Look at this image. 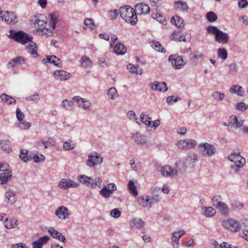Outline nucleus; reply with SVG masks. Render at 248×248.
Returning <instances> with one entry per match:
<instances>
[{"label": "nucleus", "instance_id": "nucleus-1", "mask_svg": "<svg viewBox=\"0 0 248 248\" xmlns=\"http://www.w3.org/2000/svg\"><path fill=\"white\" fill-rule=\"evenodd\" d=\"M57 22L58 18L55 13L51 14L49 24L44 19H36L34 23L36 28L34 31L41 36H51L53 33V30L54 29Z\"/></svg>", "mask_w": 248, "mask_h": 248}, {"label": "nucleus", "instance_id": "nucleus-2", "mask_svg": "<svg viewBox=\"0 0 248 248\" xmlns=\"http://www.w3.org/2000/svg\"><path fill=\"white\" fill-rule=\"evenodd\" d=\"M176 168H173L169 165H165L161 167L160 172L164 177H174L177 176L178 171H183L187 167L186 162L181 161L175 163Z\"/></svg>", "mask_w": 248, "mask_h": 248}, {"label": "nucleus", "instance_id": "nucleus-3", "mask_svg": "<svg viewBox=\"0 0 248 248\" xmlns=\"http://www.w3.org/2000/svg\"><path fill=\"white\" fill-rule=\"evenodd\" d=\"M121 17L131 25L135 24L138 20L135 10L131 6L125 5L120 8Z\"/></svg>", "mask_w": 248, "mask_h": 248}, {"label": "nucleus", "instance_id": "nucleus-4", "mask_svg": "<svg viewBox=\"0 0 248 248\" xmlns=\"http://www.w3.org/2000/svg\"><path fill=\"white\" fill-rule=\"evenodd\" d=\"M78 180L81 183L86 185L91 188H94L96 186L100 188L102 179L99 177L93 179V178L85 175H80L78 177Z\"/></svg>", "mask_w": 248, "mask_h": 248}, {"label": "nucleus", "instance_id": "nucleus-5", "mask_svg": "<svg viewBox=\"0 0 248 248\" xmlns=\"http://www.w3.org/2000/svg\"><path fill=\"white\" fill-rule=\"evenodd\" d=\"M228 159L233 163L232 168L235 172H237L239 168L243 167L246 163L245 159L239 153H232L228 156Z\"/></svg>", "mask_w": 248, "mask_h": 248}, {"label": "nucleus", "instance_id": "nucleus-6", "mask_svg": "<svg viewBox=\"0 0 248 248\" xmlns=\"http://www.w3.org/2000/svg\"><path fill=\"white\" fill-rule=\"evenodd\" d=\"M12 178L9 166L7 163H0V184H6Z\"/></svg>", "mask_w": 248, "mask_h": 248}, {"label": "nucleus", "instance_id": "nucleus-7", "mask_svg": "<svg viewBox=\"0 0 248 248\" xmlns=\"http://www.w3.org/2000/svg\"><path fill=\"white\" fill-rule=\"evenodd\" d=\"M198 150L203 156L209 157L213 155L216 153V148L213 145L208 143H201L199 145Z\"/></svg>", "mask_w": 248, "mask_h": 248}, {"label": "nucleus", "instance_id": "nucleus-8", "mask_svg": "<svg viewBox=\"0 0 248 248\" xmlns=\"http://www.w3.org/2000/svg\"><path fill=\"white\" fill-rule=\"evenodd\" d=\"M10 36L15 41L21 43L22 44L28 43L32 39V37L22 31L13 32V31H11Z\"/></svg>", "mask_w": 248, "mask_h": 248}, {"label": "nucleus", "instance_id": "nucleus-9", "mask_svg": "<svg viewBox=\"0 0 248 248\" xmlns=\"http://www.w3.org/2000/svg\"><path fill=\"white\" fill-rule=\"evenodd\" d=\"M222 225L226 230L232 232H237L240 229V223L232 218L223 220L222 222Z\"/></svg>", "mask_w": 248, "mask_h": 248}, {"label": "nucleus", "instance_id": "nucleus-10", "mask_svg": "<svg viewBox=\"0 0 248 248\" xmlns=\"http://www.w3.org/2000/svg\"><path fill=\"white\" fill-rule=\"evenodd\" d=\"M103 162V157L99 155L96 152H93L88 155V159L87 165L90 167H93L96 165L101 164Z\"/></svg>", "mask_w": 248, "mask_h": 248}, {"label": "nucleus", "instance_id": "nucleus-11", "mask_svg": "<svg viewBox=\"0 0 248 248\" xmlns=\"http://www.w3.org/2000/svg\"><path fill=\"white\" fill-rule=\"evenodd\" d=\"M169 60L171 62L173 68L176 69L182 68L186 63L182 56L177 54L170 55L169 58Z\"/></svg>", "mask_w": 248, "mask_h": 248}, {"label": "nucleus", "instance_id": "nucleus-12", "mask_svg": "<svg viewBox=\"0 0 248 248\" xmlns=\"http://www.w3.org/2000/svg\"><path fill=\"white\" fill-rule=\"evenodd\" d=\"M116 189L117 187L114 184H108L106 186H104L100 191V194L105 198H108Z\"/></svg>", "mask_w": 248, "mask_h": 248}, {"label": "nucleus", "instance_id": "nucleus-13", "mask_svg": "<svg viewBox=\"0 0 248 248\" xmlns=\"http://www.w3.org/2000/svg\"><path fill=\"white\" fill-rule=\"evenodd\" d=\"M0 18L2 20H4L6 23L12 25L16 24L18 21L16 14L12 12L6 11L3 16H0Z\"/></svg>", "mask_w": 248, "mask_h": 248}, {"label": "nucleus", "instance_id": "nucleus-14", "mask_svg": "<svg viewBox=\"0 0 248 248\" xmlns=\"http://www.w3.org/2000/svg\"><path fill=\"white\" fill-rule=\"evenodd\" d=\"M79 186L78 183L74 182L69 179L63 178L59 182L58 186L63 189H67L69 187H77Z\"/></svg>", "mask_w": 248, "mask_h": 248}, {"label": "nucleus", "instance_id": "nucleus-15", "mask_svg": "<svg viewBox=\"0 0 248 248\" xmlns=\"http://www.w3.org/2000/svg\"><path fill=\"white\" fill-rule=\"evenodd\" d=\"M177 145L180 149L187 150L194 148L196 145V141L194 140L186 139L180 140Z\"/></svg>", "mask_w": 248, "mask_h": 248}, {"label": "nucleus", "instance_id": "nucleus-16", "mask_svg": "<svg viewBox=\"0 0 248 248\" xmlns=\"http://www.w3.org/2000/svg\"><path fill=\"white\" fill-rule=\"evenodd\" d=\"M136 14L139 15H146L150 13L149 6L144 2L137 4L135 6Z\"/></svg>", "mask_w": 248, "mask_h": 248}, {"label": "nucleus", "instance_id": "nucleus-17", "mask_svg": "<svg viewBox=\"0 0 248 248\" xmlns=\"http://www.w3.org/2000/svg\"><path fill=\"white\" fill-rule=\"evenodd\" d=\"M55 215L59 219L65 220L69 217L70 213L67 207L64 206H60L56 211Z\"/></svg>", "mask_w": 248, "mask_h": 248}, {"label": "nucleus", "instance_id": "nucleus-18", "mask_svg": "<svg viewBox=\"0 0 248 248\" xmlns=\"http://www.w3.org/2000/svg\"><path fill=\"white\" fill-rule=\"evenodd\" d=\"M151 88L154 91L165 92L168 90L167 84L165 82L155 81L151 84Z\"/></svg>", "mask_w": 248, "mask_h": 248}, {"label": "nucleus", "instance_id": "nucleus-19", "mask_svg": "<svg viewBox=\"0 0 248 248\" xmlns=\"http://www.w3.org/2000/svg\"><path fill=\"white\" fill-rule=\"evenodd\" d=\"M53 76L57 80H65L70 78L71 74L63 70H58L54 72Z\"/></svg>", "mask_w": 248, "mask_h": 248}, {"label": "nucleus", "instance_id": "nucleus-20", "mask_svg": "<svg viewBox=\"0 0 248 248\" xmlns=\"http://www.w3.org/2000/svg\"><path fill=\"white\" fill-rule=\"evenodd\" d=\"M50 237L47 235L41 237L37 240L32 242V247L33 248H42L43 246L46 244L50 240Z\"/></svg>", "mask_w": 248, "mask_h": 248}, {"label": "nucleus", "instance_id": "nucleus-21", "mask_svg": "<svg viewBox=\"0 0 248 248\" xmlns=\"http://www.w3.org/2000/svg\"><path fill=\"white\" fill-rule=\"evenodd\" d=\"M186 233L184 230H181L172 233L171 244L173 246H178L181 236Z\"/></svg>", "mask_w": 248, "mask_h": 248}, {"label": "nucleus", "instance_id": "nucleus-22", "mask_svg": "<svg viewBox=\"0 0 248 248\" xmlns=\"http://www.w3.org/2000/svg\"><path fill=\"white\" fill-rule=\"evenodd\" d=\"M229 36L227 33L220 31L215 36V41L222 44H227L229 41Z\"/></svg>", "mask_w": 248, "mask_h": 248}, {"label": "nucleus", "instance_id": "nucleus-23", "mask_svg": "<svg viewBox=\"0 0 248 248\" xmlns=\"http://www.w3.org/2000/svg\"><path fill=\"white\" fill-rule=\"evenodd\" d=\"M4 223L6 228L11 229L18 225V220L15 217L6 218L4 221Z\"/></svg>", "mask_w": 248, "mask_h": 248}, {"label": "nucleus", "instance_id": "nucleus-24", "mask_svg": "<svg viewBox=\"0 0 248 248\" xmlns=\"http://www.w3.org/2000/svg\"><path fill=\"white\" fill-rule=\"evenodd\" d=\"M29 44L26 46V48L28 51L33 56L36 57L38 56L37 53V47L34 42L32 41V40L28 42Z\"/></svg>", "mask_w": 248, "mask_h": 248}, {"label": "nucleus", "instance_id": "nucleus-25", "mask_svg": "<svg viewBox=\"0 0 248 248\" xmlns=\"http://www.w3.org/2000/svg\"><path fill=\"white\" fill-rule=\"evenodd\" d=\"M43 62L44 63L49 62L53 63L55 66L61 67L62 62L61 60L54 55L48 56L46 60L44 59Z\"/></svg>", "mask_w": 248, "mask_h": 248}, {"label": "nucleus", "instance_id": "nucleus-26", "mask_svg": "<svg viewBox=\"0 0 248 248\" xmlns=\"http://www.w3.org/2000/svg\"><path fill=\"white\" fill-rule=\"evenodd\" d=\"M174 7L176 10L186 12L189 7L186 2L183 0H178L174 2Z\"/></svg>", "mask_w": 248, "mask_h": 248}, {"label": "nucleus", "instance_id": "nucleus-27", "mask_svg": "<svg viewBox=\"0 0 248 248\" xmlns=\"http://www.w3.org/2000/svg\"><path fill=\"white\" fill-rule=\"evenodd\" d=\"M229 122L231 127L239 128L243 124L242 121H238L237 117L234 115H231L229 117Z\"/></svg>", "mask_w": 248, "mask_h": 248}, {"label": "nucleus", "instance_id": "nucleus-28", "mask_svg": "<svg viewBox=\"0 0 248 248\" xmlns=\"http://www.w3.org/2000/svg\"><path fill=\"white\" fill-rule=\"evenodd\" d=\"M113 50L116 54L123 55L126 53L127 48L123 44L118 42L114 45Z\"/></svg>", "mask_w": 248, "mask_h": 248}, {"label": "nucleus", "instance_id": "nucleus-29", "mask_svg": "<svg viewBox=\"0 0 248 248\" xmlns=\"http://www.w3.org/2000/svg\"><path fill=\"white\" fill-rule=\"evenodd\" d=\"M132 139L138 144L141 145H147V141L144 136L140 135L139 133L134 134L132 135Z\"/></svg>", "mask_w": 248, "mask_h": 248}, {"label": "nucleus", "instance_id": "nucleus-30", "mask_svg": "<svg viewBox=\"0 0 248 248\" xmlns=\"http://www.w3.org/2000/svg\"><path fill=\"white\" fill-rule=\"evenodd\" d=\"M25 59L22 57H17L11 60L7 64V68L9 69L13 68L17 64H22L24 63Z\"/></svg>", "mask_w": 248, "mask_h": 248}, {"label": "nucleus", "instance_id": "nucleus-31", "mask_svg": "<svg viewBox=\"0 0 248 248\" xmlns=\"http://www.w3.org/2000/svg\"><path fill=\"white\" fill-rule=\"evenodd\" d=\"M130 226L133 228L141 229L144 225V222L141 219L135 218L130 220Z\"/></svg>", "mask_w": 248, "mask_h": 248}, {"label": "nucleus", "instance_id": "nucleus-32", "mask_svg": "<svg viewBox=\"0 0 248 248\" xmlns=\"http://www.w3.org/2000/svg\"><path fill=\"white\" fill-rule=\"evenodd\" d=\"M230 92L232 93L237 94L239 96H243L244 92L242 87L232 85L230 88Z\"/></svg>", "mask_w": 248, "mask_h": 248}, {"label": "nucleus", "instance_id": "nucleus-33", "mask_svg": "<svg viewBox=\"0 0 248 248\" xmlns=\"http://www.w3.org/2000/svg\"><path fill=\"white\" fill-rule=\"evenodd\" d=\"M0 98L3 103L7 105H12L16 103V101L15 98L6 93L1 94L0 95Z\"/></svg>", "mask_w": 248, "mask_h": 248}, {"label": "nucleus", "instance_id": "nucleus-34", "mask_svg": "<svg viewBox=\"0 0 248 248\" xmlns=\"http://www.w3.org/2000/svg\"><path fill=\"white\" fill-rule=\"evenodd\" d=\"M138 202L139 205L143 207H150L148 196H140L138 199Z\"/></svg>", "mask_w": 248, "mask_h": 248}, {"label": "nucleus", "instance_id": "nucleus-35", "mask_svg": "<svg viewBox=\"0 0 248 248\" xmlns=\"http://www.w3.org/2000/svg\"><path fill=\"white\" fill-rule=\"evenodd\" d=\"M203 214L206 217H212L216 214V210L212 207H205L202 208Z\"/></svg>", "mask_w": 248, "mask_h": 248}, {"label": "nucleus", "instance_id": "nucleus-36", "mask_svg": "<svg viewBox=\"0 0 248 248\" xmlns=\"http://www.w3.org/2000/svg\"><path fill=\"white\" fill-rule=\"evenodd\" d=\"M5 202L10 204H13L16 202L15 194L11 190H9L5 193Z\"/></svg>", "mask_w": 248, "mask_h": 248}, {"label": "nucleus", "instance_id": "nucleus-37", "mask_svg": "<svg viewBox=\"0 0 248 248\" xmlns=\"http://www.w3.org/2000/svg\"><path fill=\"white\" fill-rule=\"evenodd\" d=\"M172 39L175 41H186V36L180 31H174L171 35Z\"/></svg>", "mask_w": 248, "mask_h": 248}, {"label": "nucleus", "instance_id": "nucleus-38", "mask_svg": "<svg viewBox=\"0 0 248 248\" xmlns=\"http://www.w3.org/2000/svg\"><path fill=\"white\" fill-rule=\"evenodd\" d=\"M128 188L129 192L133 196L136 197L138 194L137 187L132 180H130L128 183Z\"/></svg>", "mask_w": 248, "mask_h": 248}, {"label": "nucleus", "instance_id": "nucleus-39", "mask_svg": "<svg viewBox=\"0 0 248 248\" xmlns=\"http://www.w3.org/2000/svg\"><path fill=\"white\" fill-rule=\"evenodd\" d=\"M0 145L1 149L5 152L9 153L11 151V147L10 145V142L9 140H1L0 142Z\"/></svg>", "mask_w": 248, "mask_h": 248}, {"label": "nucleus", "instance_id": "nucleus-40", "mask_svg": "<svg viewBox=\"0 0 248 248\" xmlns=\"http://www.w3.org/2000/svg\"><path fill=\"white\" fill-rule=\"evenodd\" d=\"M183 22V19L177 16H173L171 19V22L180 28L184 26Z\"/></svg>", "mask_w": 248, "mask_h": 248}, {"label": "nucleus", "instance_id": "nucleus-41", "mask_svg": "<svg viewBox=\"0 0 248 248\" xmlns=\"http://www.w3.org/2000/svg\"><path fill=\"white\" fill-rule=\"evenodd\" d=\"M140 118L142 123L147 125H151V123H152V122L151 121V118L149 117L148 115L146 114L144 112L140 114Z\"/></svg>", "mask_w": 248, "mask_h": 248}, {"label": "nucleus", "instance_id": "nucleus-42", "mask_svg": "<svg viewBox=\"0 0 248 248\" xmlns=\"http://www.w3.org/2000/svg\"><path fill=\"white\" fill-rule=\"evenodd\" d=\"M139 66L138 65H135L131 63H129L127 65V68L129 70V72L132 73H136V74H142V70L140 69L138 71V68Z\"/></svg>", "mask_w": 248, "mask_h": 248}, {"label": "nucleus", "instance_id": "nucleus-43", "mask_svg": "<svg viewBox=\"0 0 248 248\" xmlns=\"http://www.w3.org/2000/svg\"><path fill=\"white\" fill-rule=\"evenodd\" d=\"M217 208L220 211L222 215L228 216L229 214V208L224 202H223L220 206H219Z\"/></svg>", "mask_w": 248, "mask_h": 248}, {"label": "nucleus", "instance_id": "nucleus-44", "mask_svg": "<svg viewBox=\"0 0 248 248\" xmlns=\"http://www.w3.org/2000/svg\"><path fill=\"white\" fill-rule=\"evenodd\" d=\"M74 103L72 101H69L65 99L62 101V105L63 108L68 110H72Z\"/></svg>", "mask_w": 248, "mask_h": 248}, {"label": "nucleus", "instance_id": "nucleus-45", "mask_svg": "<svg viewBox=\"0 0 248 248\" xmlns=\"http://www.w3.org/2000/svg\"><path fill=\"white\" fill-rule=\"evenodd\" d=\"M212 96L215 100L217 101H220L224 99L225 95L223 93L216 91L212 93Z\"/></svg>", "mask_w": 248, "mask_h": 248}, {"label": "nucleus", "instance_id": "nucleus-46", "mask_svg": "<svg viewBox=\"0 0 248 248\" xmlns=\"http://www.w3.org/2000/svg\"><path fill=\"white\" fill-rule=\"evenodd\" d=\"M217 53L218 57L222 60H225L227 58V51L224 48H219Z\"/></svg>", "mask_w": 248, "mask_h": 248}, {"label": "nucleus", "instance_id": "nucleus-47", "mask_svg": "<svg viewBox=\"0 0 248 248\" xmlns=\"http://www.w3.org/2000/svg\"><path fill=\"white\" fill-rule=\"evenodd\" d=\"M92 62L90 59L86 56H83L81 59V63L82 67H87L89 66L91 64Z\"/></svg>", "mask_w": 248, "mask_h": 248}, {"label": "nucleus", "instance_id": "nucleus-48", "mask_svg": "<svg viewBox=\"0 0 248 248\" xmlns=\"http://www.w3.org/2000/svg\"><path fill=\"white\" fill-rule=\"evenodd\" d=\"M221 197L219 195L215 196L212 200L213 205L216 207L217 208L220 206L223 203L221 201Z\"/></svg>", "mask_w": 248, "mask_h": 248}, {"label": "nucleus", "instance_id": "nucleus-49", "mask_svg": "<svg viewBox=\"0 0 248 248\" xmlns=\"http://www.w3.org/2000/svg\"><path fill=\"white\" fill-rule=\"evenodd\" d=\"M108 95L112 100L116 99L118 96L117 90L113 87L110 88L108 91Z\"/></svg>", "mask_w": 248, "mask_h": 248}, {"label": "nucleus", "instance_id": "nucleus-50", "mask_svg": "<svg viewBox=\"0 0 248 248\" xmlns=\"http://www.w3.org/2000/svg\"><path fill=\"white\" fill-rule=\"evenodd\" d=\"M76 147V144L73 143L71 140L66 141L63 145V149L65 150H70Z\"/></svg>", "mask_w": 248, "mask_h": 248}, {"label": "nucleus", "instance_id": "nucleus-51", "mask_svg": "<svg viewBox=\"0 0 248 248\" xmlns=\"http://www.w3.org/2000/svg\"><path fill=\"white\" fill-rule=\"evenodd\" d=\"M130 164L132 168V170L135 171H137L141 168V164L140 162H136L134 159L130 160Z\"/></svg>", "mask_w": 248, "mask_h": 248}, {"label": "nucleus", "instance_id": "nucleus-52", "mask_svg": "<svg viewBox=\"0 0 248 248\" xmlns=\"http://www.w3.org/2000/svg\"><path fill=\"white\" fill-rule=\"evenodd\" d=\"M152 46L155 50L158 52H165V49L163 46L158 42H154L152 44Z\"/></svg>", "mask_w": 248, "mask_h": 248}, {"label": "nucleus", "instance_id": "nucleus-53", "mask_svg": "<svg viewBox=\"0 0 248 248\" xmlns=\"http://www.w3.org/2000/svg\"><path fill=\"white\" fill-rule=\"evenodd\" d=\"M231 206L233 210H239L243 208V204L238 201L233 200L231 202Z\"/></svg>", "mask_w": 248, "mask_h": 248}, {"label": "nucleus", "instance_id": "nucleus-54", "mask_svg": "<svg viewBox=\"0 0 248 248\" xmlns=\"http://www.w3.org/2000/svg\"><path fill=\"white\" fill-rule=\"evenodd\" d=\"M206 17L209 21L213 22L217 20V16L214 12H209L207 13Z\"/></svg>", "mask_w": 248, "mask_h": 248}, {"label": "nucleus", "instance_id": "nucleus-55", "mask_svg": "<svg viewBox=\"0 0 248 248\" xmlns=\"http://www.w3.org/2000/svg\"><path fill=\"white\" fill-rule=\"evenodd\" d=\"M207 31L208 32L215 35V36L220 31L217 27L213 26H209L207 27Z\"/></svg>", "mask_w": 248, "mask_h": 248}, {"label": "nucleus", "instance_id": "nucleus-56", "mask_svg": "<svg viewBox=\"0 0 248 248\" xmlns=\"http://www.w3.org/2000/svg\"><path fill=\"white\" fill-rule=\"evenodd\" d=\"M181 98L179 97H174V96H169L166 99V102L169 105H172L173 102L180 100Z\"/></svg>", "mask_w": 248, "mask_h": 248}, {"label": "nucleus", "instance_id": "nucleus-57", "mask_svg": "<svg viewBox=\"0 0 248 248\" xmlns=\"http://www.w3.org/2000/svg\"><path fill=\"white\" fill-rule=\"evenodd\" d=\"M84 98H82L79 96H76L72 98V100L76 102L78 106L83 108V101Z\"/></svg>", "mask_w": 248, "mask_h": 248}, {"label": "nucleus", "instance_id": "nucleus-58", "mask_svg": "<svg viewBox=\"0 0 248 248\" xmlns=\"http://www.w3.org/2000/svg\"><path fill=\"white\" fill-rule=\"evenodd\" d=\"M19 157L24 162H27L31 159V155H28L27 151L24 152L23 151H22L21 152Z\"/></svg>", "mask_w": 248, "mask_h": 248}, {"label": "nucleus", "instance_id": "nucleus-59", "mask_svg": "<svg viewBox=\"0 0 248 248\" xmlns=\"http://www.w3.org/2000/svg\"><path fill=\"white\" fill-rule=\"evenodd\" d=\"M150 207L152 206L153 205L158 202L160 198L159 197V196L156 195L154 197L148 196Z\"/></svg>", "mask_w": 248, "mask_h": 248}, {"label": "nucleus", "instance_id": "nucleus-60", "mask_svg": "<svg viewBox=\"0 0 248 248\" xmlns=\"http://www.w3.org/2000/svg\"><path fill=\"white\" fill-rule=\"evenodd\" d=\"M127 117L130 120H135L136 121V123L138 124H140V123L137 121L138 120V119L136 117V114L133 111H132V110L128 111L127 112Z\"/></svg>", "mask_w": 248, "mask_h": 248}, {"label": "nucleus", "instance_id": "nucleus-61", "mask_svg": "<svg viewBox=\"0 0 248 248\" xmlns=\"http://www.w3.org/2000/svg\"><path fill=\"white\" fill-rule=\"evenodd\" d=\"M48 232L54 238L57 239L58 238L59 236H60V235L61 234L60 232H58L57 231L55 230L53 228H50Z\"/></svg>", "mask_w": 248, "mask_h": 248}, {"label": "nucleus", "instance_id": "nucleus-62", "mask_svg": "<svg viewBox=\"0 0 248 248\" xmlns=\"http://www.w3.org/2000/svg\"><path fill=\"white\" fill-rule=\"evenodd\" d=\"M84 24L86 26H89L92 30L94 28V23L92 18H85L84 20Z\"/></svg>", "mask_w": 248, "mask_h": 248}, {"label": "nucleus", "instance_id": "nucleus-63", "mask_svg": "<svg viewBox=\"0 0 248 248\" xmlns=\"http://www.w3.org/2000/svg\"><path fill=\"white\" fill-rule=\"evenodd\" d=\"M198 156L197 154H189L186 160L187 161L191 162L192 163L195 162L198 160Z\"/></svg>", "mask_w": 248, "mask_h": 248}, {"label": "nucleus", "instance_id": "nucleus-64", "mask_svg": "<svg viewBox=\"0 0 248 248\" xmlns=\"http://www.w3.org/2000/svg\"><path fill=\"white\" fill-rule=\"evenodd\" d=\"M18 126L21 129H27L31 126V124L26 121H23L19 123Z\"/></svg>", "mask_w": 248, "mask_h": 248}]
</instances>
